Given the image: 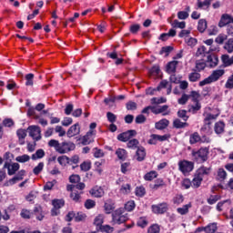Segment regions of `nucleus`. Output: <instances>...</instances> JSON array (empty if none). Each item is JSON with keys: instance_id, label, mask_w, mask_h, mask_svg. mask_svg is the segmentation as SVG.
I'll use <instances>...</instances> for the list:
<instances>
[{"instance_id": "1", "label": "nucleus", "mask_w": 233, "mask_h": 233, "mask_svg": "<svg viewBox=\"0 0 233 233\" xmlns=\"http://www.w3.org/2000/svg\"><path fill=\"white\" fill-rule=\"evenodd\" d=\"M128 219V214L125 212L124 208H118L112 213V223L114 225H121Z\"/></svg>"}, {"instance_id": "2", "label": "nucleus", "mask_w": 233, "mask_h": 233, "mask_svg": "<svg viewBox=\"0 0 233 233\" xmlns=\"http://www.w3.org/2000/svg\"><path fill=\"white\" fill-rule=\"evenodd\" d=\"M29 137H32L33 141H41V127L39 126L32 125L27 127Z\"/></svg>"}, {"instance_id": "3", "label": "nucleus", "mask_w": 233, "mask_h": 233, "mask_svg": "<svg viewBox=\"0 0 233 233\" xmlns=\"http://www.w3.org/2000/svg\"><path fill=\"white\" fill-rule=\"evenodd\" d=\"M212 139L206 135L200 137L199 133L195 132L189 137L190 145H196V143H211Z\"/></svg>"}, {"instance_id": "4", "label": "nucleus", "mask_w": 233, "mask_h": 233, "mask_svg": "<svg viewBox=\"0 0 233 233\" xmlns=\"http://www.w3.org/2000/svg\"><path fill=\"white\" fill-rule=\"evenodd\" d=\"M217 115L208 114L207 116L204 118V126L201 127V132H204L205 134H210V125H212L211 121H214V119H218Z\"/></svg>"}, {"instance_id": "5", "label": "nucleus", "mask_w": 233, "mask_h": 233, "mask_svg": "<svg viewBox=\"0 0 233 233\" xmlns=\"http://www.w3.org/2000/svg\"><path fill=\"white\" fill-rule=\"evenodd\" d=\"M178 168L182 174H190L194 170V163L188 160H182L178 162Z\"/></svg>"}, {"instance_id": "6", "label": "nucleus", "mask_w": 233, "mask_h": 233, "mask_svg": "<svg viewBox=\"0 0 233 233\" xmlns=\"http://www.w3.org/2000/svg\"><path fill=\"white\" fill-rule=\"evenodd\" d=\"M193 157L197 161L205 163L208 159V147H202L197 152H193Z\"/></svg>"}, {"instance_id": "7", "label": "nucleus", "mask_w": 233, "mask_h": 233, "mask_svg": "<svg viewBox=\"0 0 233 233\" xmlns=\"http://www.w3.org/2000/svg\"><path fill=\"white\" fill-rule=\"evenodd\" d=\"M137 136V131L134 129L127 130L126 132L120 133L117 136L118 141H122L123 143H127V141H130L132 137H136Z\"/></svg>"}, {"instance_id": "8", "label": "nucleus", "mask_w": 233, "mask_h": 233, "mask_svg": "<svg viewBox=\"0 0 233 233\" xmlns=\"http://www.w3.org/2000/svg\"><path fill=\"white\" fill-rule=\"evenodd\" d=\"M96 137V131L89 130L84 137H80L78 139L80 145H84L86 147V145H90V143H94V139Z\"/></svg>"}, {"instance_id": "9", "label": "nucleus", "mask_w": 233, "mask_h": 233, "mask_svg": "<svg viewBox=\"0 0 233 233\" xmlns=\"http://www.w3.org/2000/svg\"><path fill=\"white\" fill-rule=\"evenodd\" d=\"M169 138H170V135L161 136V135L152 134L147 143L148 145H157V142L167 141Z\"/></svg>"}, {"instance_id": "10", "label": "nucleus", "mask_w": 233, "mask_h": 233, "mask_svg": "<svg viewBox=\"0 0 233 233\" xmlns=\"http://www.w3.org/2000/svg\"><path fill=\"white\" fill-rule=\"evenodd\" d=\"M152 210L154 214H165V212L168 210V204H167L166 202H163L158 205H153Z\"/></svg>"}, {"instance_id": "11", "label": "nucleus", "mask_w": 233, "mask_h": 233, "mask_svg": "<svg viewBox=\"0 0 233 233\" xmlns=\"http://www.w3.org/2000/svg\"><path fill=\"white\" fill-rule=\"evenodd\" d=\"M233 23L232 15L228 14H224L221 15L220 20L218 22L219 28H223V26H227V25H230Z\"/></svg>"}, {"instance_id": "12", "label": "nucleus", "mask_w": 233, "mask_h": 233, "mask_svg": "<svg viewBox=\"0 0 233 233\" xmlns=\"http://www.w3.org/2000/svg\"><path fill=\"white\" fill-rule=\"evenodd\" d=\"M27 134H28L27 129L19 128L16 130V137L18 138L19 145H25V139H26Z\"/></svg>"}, {"instance_id": "13", "label": "nucleus", "mask_w": 233, "mask_h": 233, "mask_svg": "<svg viewBox=\"0 0 233 233\" xmlns=\"http://www.w3.org/2000/svg\"><path fill=\"white\" fill-rule=\"evenodd\" d=\"M4 168H7L8 176H14L19 170V164L14 163L13 165H10L8 162H5L4 165Z\"/></svg>"}, {"instance_id": "14", "label": "nucleus", "mask_w": 233, "mask_h": 233, "mask_svg": "<svg viewBox=\"0 0 233 233\" xmlns=\"http://www.w3.org/2000/svg\"><path fill=\"white\" fill-rule=\"evenodd\" d=\"M81 132V127H79V123H76L69 127L67 130V137H74V136H77Z\"/></svg>"}, {"instance_id": "15", "label": "nucleus", "mask_w": 233, "mask_h": 233, "mask_svg": "<svg viewBox=\"0 0 233 233\" xmlns=\"http://www.w3.org/2000/svg\"><path fill=\"white\" fill-rule=\"evenodd\" d=\"M179 62L173 60L167 64L166 66V72L167 74H176V71L177 70V65Z\"/></svg>"}, {"instance_id": "16", "label": "nucleus", "mask_w": 233, "mask_h": 233, "mask_svg": "<svg viewBox=\"0 0 233 233\" xmlns=\"http://www.w3.org/2000/svg\"><path fill=\"white\" fill-rule=\"evenodd\" d=\"M213 0H198L197 1V7L196 10H207L208 8H210V5H212Z\"/></svg>"}, {"instance_id": "17", "label": "nucleus", "mask_w": 233, "mask_h": 233, "mask_svg": "<svg viewBox=\"0 0 233 233\" xmlns=\"http://www.w3.org/2000/svg\"><path fill=\"white\" fill-rule=\"evenodd\" d=\"M89 194L93 196V198H103L105 196V190L101 187H94L90 191Z\"/></svg>"}, {"instance_id": "18", "label": "nucleus", "mask_w": 233, "mask_h": 233, "mask_svg": "<svg viewBox=\"0 0 233 233\" xmlns=\"http://www.w3.org/2000/svg\"><path fill=\"white\" fill-rule=\"evenodd\" d=\"M209 175H210V168L206 167H201L195 173V176H197L198 177H200L201 179H203V177H207V176H209Z\"/></svg>"}, {"instance_id": "19", "label": "nucleus", "mask_w": 233, "mask_h": 233, "mask_svg": "<svg viewBox=\"0 0 233 233\" xmlns=\"http://www.w3.org/2000/svg\"><path fill=\"white\" fill-rule=\"evenodd\" d=\"M223 76H225V69H217L214 70L209 76L213 80V83H216V81H219L220 77H223Z\"/></svg>"}, {"instance_id": "20", "label": "nucleus", "mask_w": 233, "mask_h": 233, "mask_svg": "<svg viewBox=\"0 0 233 233\" xmlns=\"http://www.w3.org/2000/svg\"><path fill=\"white\" fill-rule=\"evenodd\" d=\"M206 62L209 63V68H216V66L219 63V58L216 55H208Z\"/></svg>"}, {"instance_id": "21", "label": "nucleus", "mask_w": 233, "mask_h": 233, "mask_svg": "<svg viewBox=\"0 0 233 233\" xmlns=\"http://www.w3.org/2000/svg\"><path fill=\"white\" fill-rule=\"evenodd\" d=\"M215 134L218 136H220V134H223L225 132V122L218 121L215 123L214 126Z\"/></svg>"}, {"instance_id": "22", "label": "nucleus", "mask_w": 233, "mask_h": 233, "mask_svg": "<svg viewBox=\"0 0 233 233\" xmlns=\"http://www.w3.org/2000/svg\"><path fill=\"white\" fill-rule=\"evenodd\" d=\"M207 68V62L204 60H197L195 62V69H193V72H203Z\"/></svg>"}, {"instance_id": "23", "label": "nucleus", "mask_w": 233, "mask_h": 233, "mask_svg": "<svg viewBox=\"0 0 233 233\" xmlns=\"http://www.w3.org/2000/svg\"><path fill=\"white\" fill-rule=\"evenodd\" d=\"M114 208H116L114 200L108 199L105 202L104 210H105L106 214H111L112 210H114Z\"/></svg>"}, {"instance_id": "24", "label": "nucleus", "mask_w": 233, "mask_h": 233, "mask_svg": "<svg viewBox=\"0 0 233 233\" xmlns=\"http://www.w3.org/2000/svg\"><path fill=\"white\" fill-rule=\"evenodd\" d=\"M168 125H170V121H168L167 118H164L157 122L155 124V127L157 130H165Z\"/></svg>"}, {"instance_id": "25", "label": "nucleus", "mask_w": 233, "mask_h": 233, "mask_svg": "<svg viewBox=\"0 0 233 233\" xmlns=\"http://www.w3.org/2000/svg\"><path fill=\"white\" fill-rule=\"evenodd\" d=\"M195 105H189L187 106V112L190 114H196L197 112H199L201 110V103L200 102H194Z\"/></svg>"}, {"instance_id": "26", "label": "nucleus", "mask_w": 233, "mask_h": 233, "mask_svg": "<svg viewBox=\"0 0 233 233\" xmlns=\"http://www.w3.org/2000/svg\"><path fill=\"white\" fill-rule=\"evenodd\" d=\"M136 157L137 161H143L145 157H147V152L145 151V147H137Z\"/></svg>"}, {"instance_id": "27", "label": "nucleus", "mask_w": 233, "mask_h": 233, "mask_svg": "<svg viewBox=\"0 0 233 233\" xmlns=\"http://www.w3.org/2000/svg\"><path fill=\"white\" fill-rule=\"evenodd\" d=\"M221 61H222L223 66L225 67L232 66V65H233V56L230 58V56L228 55H222L221 56Z\"/></svg>"}, {"instance_id": "28", "label": "nucleus", "mask_w": 233, "mask_h": 233, "mask_svg": "<svg viewBox=\"0 0 233 233\" xmlns=\"http://www.w3.org/2000/svg\"><path fill=\"white\" fill-rule=\"evenodd\" d=\"M201 79V74L198 71H194L188 75V80L191 83H196V81H199Z\"/></svg>"}, {"instance_id": "29", "label": "nucleus", "mask_w": 233, "mask_h": 233, "mask_svg": "<svg viewBox=\"0 0 233 233\" xmlns=\"http://www.w3.org/2000/svg\"><path fill=\"white\" fill-rule=\"evenodd\" d=\"M23 176H25V171H20L15 177L9 180V185H15L17 181H22Z\"/></svg>"}, {"instance_id": "30", "label": "nucleus", "mask_w": 233, "mask_h": 233, "mask_svg": "<svg viewBox=\"0 0 233 233\" xmlns=\"http://www.w3.org/2000/svg\"><path fill=\"white\" fill-rule=\"evenodd\" d=\"M188 208H192V204L191 203L184 205L183 208H178L177 209V212L178 214H180V216H185L188 212Z\"/></svg>"}, {"instance_id": "31", "label": "nucleus", "mask_w": 233, "mask_h": 233, "mask_svg": "<svg viewBox=\"0 0 233 233\" xmlns=\"http://www.w3.org/2000/svg\"><path fill=\"white\" fill-rule=\"evenodd\" d=\"M202 182L203 178H200L199 177L195 175L193 180L191 181V187H193V188H199V187H201Z\"/></svg>"}, {"instance_id": "32", "label": "nucleus", "mask_w": 233, "mask_h": 233, "mask_svg": "<svg viewBox=\"0 0 233 233\" xmlns=\"http://www.w3.org/2000/svg\"><path fill=\"white\" fill-rule=\"evenodd\" d=\"M173 127L174 128H185L188 127V123L182 122L179 118H177L173 121Z\"/></svg>"}, {"instance_id": "33", "label": "nucleus", "mask_w": 233, "mask_h": 233, "mask_svg": "<svg viewBox=\"0 0 233 233\" xmlns=\"http://www.w3.org/2000/svg\"><path fill=\"white\" fill-rule=\"evenodd\" d=\"M218 181H225L227 179V171L223 168H219L217 172Z\"/></svg>"}, {"instance_id": "34", "label": "nucleus", "mask_w": 233, "mask_h": 233, "mask_svg": "<svg viewBox=\"0 0 233 233\" xmlns=\"http://www.w3.org/2000/svg\"><path fill=\"white\" fill-rule=\"evenodd\" d=\"M174 50V46H163L161 48V50L159 51V55L163 56V54H166V57H167V56H170V53Z\"/></svg>"}, {"instance_id": "35", "label": "nucleus", "mask_w": 233, "mask_h": 233, "mask_svg": "<svg viewBox=\"0 0 233 233\" xmlns=\"http://www.w3.org/2000/svg\"><path fill=\"white\" fill-rule=\"evenodd\" d=\"M42 157H45V150L38 149L35 154L32 155L31 159L35 161L36 159H42Z\"/></svg>"}, {"instance_id": "36", "label": "nucleus", "mask_w": 233, "mask_h": 233, "mask_svg": "<svg viewBox=\"0 0 233 233\" xmlns=\"http://www.w3.org/2000/svg\"><path fill=\"white\" fill-rule=\"evenodd\" d=\"M198 30L200 32V34H203L205 30H207V20L200 19L198 24Z\"/></svg>"}, {"instance_id": "37", "label": "nucleus", "mask_w": 233, "mask_h": 233, "mask_svg": "<svg viewBox=\"0 0 233 233\" xmlns=\"http://www.w3.org/2000/svg\"><path fill=\"white\" fill-rule=\"evenodd\" d=\"M156 177H157V172L156 171H150L144 176L145 181H153Z\"/></svg>"}, {"instance_id": "38", "label": "nucleus", "mask_w": 233, "mask_h": 233, "mask_svg": "<svg viewBox=\"0 0 233 233\" xmlns=\"http://www.w3.org/2000/svg\"><path fill=\"white\" fill-rule=\"evenodd\" d=\"M105 221V216L104 215H98L96 217L94 220V224L100 228V227H103V223Z\"/></svg>"}, {"instance_id": "39", "label": "nucleus", "mask_w": 233, "mask_h": 233, "mask_svg": "<svg viewBox=\"0 0 233 233\" xmlns=\"http://www.w3.org/2000/svg\"><path fill=\"white\" fill-rule=\"evenodd\" d=\"M25 86H34V74L25 75Z\"/></svg>"}, {"instance_id": "40", "label": "nucleus", "mask_w": 233, "mask_h": 233, "mask_svg": "<svg viewBox=\"0 0 233 233\" xmlns=\"http://www.w3.org/2000/svg\"><path fill=\"white\" fill-rule=\"evenodd\" d=\"M224 48H225V50L228 51V54H232V52H233V38H229L226 42Z\"/></svg>"}, {"instance_id": "41", "label": "nucleus", "mask_w": 233, "mask_h": 233, "mask_svg": "<svg viewBox=\"0 0 233 233\" xmlns=\"http://www.w3.org/2000/svg\"><path fill=\"white\" fill-rule=\"evenodd\" d=\"M228 36L225 34H219L216 39H215V43H217V45H223L225 43V41H227Z\"/></svg>"}, {"instance_id": "42", "label": "nucleus", "mask_w": 233, "mask_h": 233, "mask_svg": "<svg viewBox=\"0 0 233 233\" xmlns=\"http://www.w3.org/2000/svg\"><path fill=\"white\" fill-rule=\"evenodd\" d=\"M27 116L28 117H34L35 119H39V115L35 113V107L30 106L27 109Z\"/></svg>"}, {"instance_id": "43", "label": "nucleus", "mask_w": 233, "mask_h": 233, "mask_svg": "<svg viewBox=\"0 0 233 233\" xmlns=\"http://www.w3.org/2000/svg\"><path fill=\"white\" fill-rule=\"evenodd\" d=\"M56 152L58 154H66L72 150H74V147H56Z\"/></svg>"}, {"instance_id": "44", "label": "nucleus", "mask_w": 233, "mask_h": 233, "mask_svg": "<svg viewBox=\"0 0 233 233\" xmlns=\"http://www.w3.org/2000/svg\"><path fill=\"white\" fill-rule=\"evenodd\" d=\"M57 161L61 167H66V164L70 163V158L66 156H62L57 158Z\"/></svg>"}, {"instance_id": "45", "label": "nucleus", "mask_w": 233, "mask_h": 233, "mask_svg": "<svg viewBox=\"0 0 233 233\" xmlns=\"http://www.w3.org/2000/svg\"><path fill=\"white\" fill-rule=\"evenodd\" d=\"M80 168L83 172H88V170H90V168H92V163L90 161H84L80 165Z\"/></svg>"}, {"instance_id": "46", "label": "nucleus", "mask_w": 233, "mask_h": 233, "mask_svg": "<svg viewBox=\"0 0 233 233\" xmlns=\"http://www.w3.org/2000/svg\"><path fill=\"white\" fill-rule=\"evenodd\" d=\"M43 168H45V163L40 162V163L33 169V173L35 174V176H39V174H41V172H43Z\"/></svg>"}, {"instance_id": "47", "label": "nucleus", "mask_w": 233, "mask_h": 233, "mask_svg": "<svg viewBox=\"0 0 233 233\" xmlns=\"http://www.w3.org/2000/svg\"><path fill=\"white\" fill-rule=\"evenodd\" d=\"M116 154L118 157V159H122V160H125L126 157H127V150L123 149V148H118L116 151Z\"/></svg>"}, {"instance_id": "48", "label": "nucleus", "mask_w": 233, "mask_h": 233, "mask_svg": "<svg viewBox=\"0 0 233 233\" xmlns=\"http://www.w3.org/2000/svg\"><path fill=\"white\" fill-rule=\"evenodd\" d=\"M172 26L174 28H181L183 30V28L187 26V23L185 21L179 22V20L176 19L173 21Z\"/></svg>"}, {"instance_id": "49", "label": "nucleus", "mask_w": 233, "mask_h": 233, "mask_svg": "<svg viewBox=\"0 0 233 233\" xmlns=\"http://www.w3.org/2000/svg\"><path fill=\"white\" fill-rule=\"evenodd\" d=\"M159 232H161V228L157 224L151 225L147 229V233H159Z\"/></svg>"}, {"instance_id": "50", "label": "nucleus", "mask_w": 233, "mask_h": 233, "mask_svg": "<svg viewBox=\"0 0 233 233\" xmlns=\"http://www.w3.org/2000/svg\"><path fill=\"white\" fill-rule=\"evenodd\" d=\"M131 186L130 184H122L120 187V194H130Z\"/></svg>"}, {"instance_id": "51", "label": "nucleus", "mask_w": 233, "mask_h": 233, "mask_svg": "<svg viewBox=\"0 0 233 233\" xmlns=\"http://www.w3.org/2000/svg\"><path fill=\"white\" fill-rule=\"evenodd\" d=\"M218 230V225L216 223L209 224L205 228V232L207 233H214Z\"/></svg>"}, {"instance_id": "52", "label": "nucleus", "mask_w": 233, "mask_h": 233, "mask_svg": "<svg viewBox=\"0 0 233 233\" xmlns=\"http://www.w3.org/2000/svg\"><path fill=\"white\" fill-rule=\"evenodd\" d=\"M177 114V117H179L180 119H183V121H188V116H187V110L179 109Z\"/></svg>"}, {"instance_id": "53", "label": "nucleus", "mask_w": 233, "mask_h": 233, "mask_svg": "<svg viewBox=\"0 0 233 233\" xmlns=\"http://www.w3.org/2000/svg\"><path fill=\"white\" fill-rule=\"evenodd\" d=\"M139 30H141V25L139 24H133L129 26V32L131 34H137V32H139Z\"/></svg>"}, {"instance_id": "54", "label": "nucleus", "mask_w": 233, "mask_h": 233, "mask_svg": "<svg viewBox=\"0 0 233 233\" xmlns=\"http://www.w3.org/2000/svg\"><path fill=\"white\" fill-rule=\"evenodd\" d=\"M53 207L56 210H59V208L65 207V200H53Z\"/></svg>"}, {"instance_id": "55", "label": "nucleus", "mask_w": 233, "mask_h": 233, "mask_svg": "<svg viewBox=\"0 0 233 233\" xmlns=\"http://www.w3.org/2000/svg\"><path fill=\"white\" fill-rule=\"evenodd\" d=\"M137 227H140L141 228H145V227H147V225H148V220H147V218H140L137 220Z\"/></svg>"}, {"instance_id": "56", "label": "nucleus", "mask_w": 233, "mask_h": 233, "mask_svg": "<svg viewBox=\"0 0 233 233\" xmlns=\"http://www.w3.org/2000/svg\"><path fill=\"white\" fill-rule=\"evenodd\" d=\"M166 102H167V98H165V97H160V98L153 97V98H151V104L152 105H161V104L166 103Z\"/></svg>"}, {"instance_id": "57", "label": "nucleus", "mask_w": 233, "mask_h": 233, "mask_svg": "<svg viewBox=\"0 0 233 233\" xmlns=\"http://www.w3.org/2000/svg\"><path fill=\"white\" fill-rule=\"evenodd\" d=\"M127 110H137V103L134 101H128L126 104Z\"/></svg>"}, {"instance_id": "58", "label": "nucleus", "mask_w": 233, "mask_h": 233, "mask_svg": "<svg viewBox=\"0 0 233 233\" xmlns=\"http://www.w3.org/2000/svg\"><path fill=\"white\" fill-rule=\"evenodd\" d=\"M159 72H161L159 66H153L149 70L151 76H159Z\"/></svg>"}, {"instance_id": "59", "label": "nucleus", "mask_w": 233, "mask_h": 233, "mask_svg": "<svg viewBox=\"0 0 233 233\" xmlns=\"http://www.w3.org/2000/svg\"><path fill=\"white\" fill-rule=\"evenodd\" d=\"M18 163H26L27 161H30V156L28 155H22L15 158Z\"/></svg>"}, {"instance_id": "60", "label": "nucleus", "mask_w": 233, "mask_h": 233, "mask_svg": "<svg viewBox=\"0 0 233 233\" xmlns=\"http://www.w3.org/2000/svg\"><path fill=\"white\" fill-rule=\"evenodd\" d=\"M225 88H228V90L233 89V74L230 76H228V78L225 84Z\"/></svg>"}, {"instance_id": "61", "label": "nucleus", "mask_w": 233, "mask_h": 233, "mask_svg": "<svg viewBox=\"0 0 233 233\" xmlns=\"http://www.w3.org/2000/svg\"><path fill=\"white\" fill-rule=\"evenodd\" d=\"M208 35H218V33L219 32V30L218 29L217 25H211L208 29Z\"/></svg>"}, {"instance_id": "62", "label": "nucleus", "mask_w": 233, "mask_h": 233, "mask_svg": "<svg viewBox=\"0 0 233 233\" xmlns=\"http://www.w3.org/2000/svg\"><path fill=\"white\" fill-rule=\"evenodd\" d=\"M130 170V162H125L121 164V172L122 174H127Z\"/></svg>"}, {"instance_id": "63", "label": "nucleus", "mask_w": 233, "mask_h": 233, "mask_svg": "<svg viewBox=\"0 0 233 233\" xmlns=\"http://www.w3.org/2000/svg\"><path fill=\"white\" fill-rule=\"evenodd\" d=\"M99 230H101V232L112 233V232H114V228H112L108 225H105V226H100Z\"/></svg>"}, {"instance_id": "64", "label": "nucleus", "mask_w": 233, "mask_h": 233, "mask_svg": "<svg viewBox=\"0 0 233 233\" xmlns=\"http://www.w3.org/2000/svg\"><path fill=\"white\" fill-rule=\"evenodd\" d=\"M93 154H94L95 157H103V156H105V153L103 152V150H101L97 147H95L93 149Z\"/></svg>"}]
</instances>
